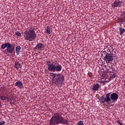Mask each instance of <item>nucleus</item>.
I'll list each match as a JSON object with an SVG mask.
<instances>
[{
  "label": "nucleus",
  "mask_w": 125,
  "mask_h": 125,
  "mask_svg": "<svg viewBox=\"0 0 125 125\" xmlns=\"http://www.w3.org/2000/svg\"><path fill=\"white\" fill-rule=\"evenodd\" d=\"M69 125V121L62 117V114L60 112H55L52 114L50 120L49 125Z\"/></svg>",
  "instance_id": "f257e3e1"
},
{
  "label": "nucleus",
  "mask_w": 125,
  "mask_h": 125,
  "mask_svg": "<svg viewBox=\"0 0 125 125\" xmlns=\"http://www.w3.org/2000/svg\"><path fill=\"white\" fill-rule=\"evenodd\" d=\"M46 65L49 72H61L62 70V65L57 63V61L52 62L50 61H48L46 62Z\"/></svg>",
  "instance_id": "f03ea898"
},
{
  "label": "nucleus",
  "mask_w": 125,
  "mask_h": 125,
  "mask_svg": "<svg viewBox=\"0 0 125 125\" xmlns=\"http://www.w3.org/2000/svg\"><path fill=\"white\" fill-rule=\"evenodd\" d=\"M24 37L25 41H28V42L35 41L37 38V34H36L34 27L31 26L27 29L24 32Z\"/></svg>",
  "instance_id": "7ed1b4c3"
},
{
  "label": "nucleus",
  "mask_w": 125,
  "mask_h": 125,
  "mask_svg": "<svg viewBox=\"0 0 125 125\" xmlns=\"http://www.w3.org/2000/svg\"><path fill=\"white\" fill-rule=\"evenodd\" d=\"M51 77H53L52 83L55 85H58L64 82V76L62 74H57L52 73L50 74Z\"/></svg>",
  "instance_id": "20e7f679"
},
{
  "label": "nucleus",
  "mask_w": 125,
  "mask_h": 125,
  "mask_svg": "<svg viewBox=\"0 0 125 125\" xmlns=\"http://www.w3.org/2000/svg\"><path fill=\"white\" fill-rule=\"evenodd\" d=\"M16 46V45L15 44H10L9 42H6L3 43L1 45V48L2 49H5V52L11 54V53H13L15 51Z\"/></svg>",
  "instance_id": "39448f33"
},
{
  "label": "nucleus",
  "mask_w": 125,
  "mask_h": 125,
  "mask_svg": "<svg viewBox=\"0 0 125 125\" xmlns=\"http://www.w3.org/2000/svg\"><path fill=\"white\" fill-rule=\"evenodd\" d=\"M102 57H103L104 60L107 63V64H111L113 60H114L115 55L111 52L107 53L106 51H104L102 53Z\"/></svg>",
  "instance_id": "423d86ee"
},
{
  "label": "nucleus",
  "mask_w": 125,
  "mask_h": 125,
  "mask_svg": "<svg viewBox=\"0 0 125 125\" xmlns=\"http://www.w3.org/2000/svg\"><path fill=\"white\" fill-rule=\"evenodd\" d=\"M124 5L123 1L120 0H115L112 4V7L115 8V7H122Z\"/></svg>",
  "instance_id": "0eeeda50"
},
{
  "label": "nucleus",
  "mask_w": 125,
  "mask_h": 125,
  "mask_svg": "<svg viewBox=\"0 0 125 125\" xmlns=\"http://www.w3.org/2000/svg\"><path fill=\"white\" fill-rule=\"evenodd\" d=\"M35 49L37 50H39L40 51H42L44 49V44L42 43H38L36 47H35Z\"/></svg>",
  "instance_id": "6e6552de"
},
{
  "label": "nucleus",
  "mask_w": 125,
  "mask_h": 125,
  "mask_svg": "<svg viewBox=\"0 0 125 125\" xmlns=\"http://www.w3.org/2000/svg\"><path fill=\"white\" fill-rule=\"evenodd\" d=\"M110 98L112 101H116L119 99V95L116 93H113L110 94Z\"/></svg>",
  "instance_id": "1a4fd4ad"
},
{
  "label": "nucleus",
  "mask_w": 125,
  "mask_h": 125,
  "mask_svg": "<svg viewBox=\"0 0 125 125\" xmlns=\"http://www.w3.org/2000/svg\"><path fill=\"white\" fill-rule=\"evenodd\" d=\"M105 102H110L111 99V93H108L105 95V97H104Z\"/></svg>",
  "instance_id": "9d476101"
},
{
  "label": "nucleus",
  "mask_w": 125,
  "mask_h": 125,
  "mask_svg": "<svg viewBox=\"0 0 125 125\" xmlns=\"http://www.w3.org/2000/svg\"><path fill=\"white\" fill-rule=\"evenodd\" d=\"M100 87V85H99V84L98 83L95 84L93 85L92 87V89L94 90V91H97V90L99 89Z\"/></svg>",
  "instance_id": "9b49d317"
},
{
  "label": "nucleus",
  "mask_w": 125,
  "mask_h": 125,
  "mask_svg": "<svg viewBox=\"0 0 125 125\" xmlns=\"http://www.w3.org/2000/svg\"><path fill=\"white\" fill-rule=\"evenodd\" d=\"M15 67L16 70H19V69H21V68H22V65L19 63V62H15Z\"/></svg>",
  "instance_id": "f8f14e48"
},
{
  "label": "nucleus",
  "mask_w": 125,
  "mask_h": 125,
  "mask_svg": "<svg viewBox=\"0 0 125 125\" xmlns=\"http://www.w3.org/2000/svg\"><path fill=\"white\" fill-rule=\"evenodd\" d=\"M15 85L16 86H17V87L21 88V87L23 85V83H22L20 81H19L15 83Z\"/></svg>",
  "instance_id": "ddd939ff"
},
{
  "label": "nucleus",
  "mask_w": 125,
  "mask_h": 125,
  "mask_svg": "<svg viewBox=\"0 0 125 125\" xmlns=\"http://www.w3.org/2000/svg\"><path fill=\"white\" fill-rule=\"evenodd\" d=\"M0 99H1L2 101H4V100H7L8 101H9V98L6 97L4 95H0Z\"/></svg>",
  "instance_id": "4468645a"
},
{
  "label": "nucleus",
  "mask_w": 125,
  "mask_h": 125,
  "mask_svg": "<svg viewBox=\"0 0 125 125\" xmlns=\"http://www.w3.org/2000/svg\"><path fill=\"white\" fill-rule=\"evenodd\" d=\"M20 50H21V47H20V46H17L16 47V51L17 55H19L20 54Z\"/></svg>",
  "instance_id": "2eb2a0df"
},
{
  "label": "nucleus",
  "mask_w": 125,
  "mask_h": 125,
  "mask_svg": "<svg viewBox=\"0 0 125 125\" xmlns=\"http://www.w3.org/2000/svg\"><path fill=\"white\" fill-rule=\"evenodd\" d=\"M119 32H120V36L123 35V34H124V33H125V29L124 28L122 27H120L119 28Z\"/></svg>",
  "instance_id": "dca6fc26"
},
{
  "label": "nucleus",
  "mask_w": 125,
  "mask_h": 125,
  "mask_svg": "<svg viewBox=\"0 0 125 125\" xmlns=\"http://www.w3.org/2000/svg\"><path fill=\"white\" fill-rule=\"evenodd\" d=\"M99 100L101 103H105V102H106V101L105 100V97L103 96H101Z\"/></svg>",
  "instance_id": "f3484780"
},
{
  "label": "nucleus",
  "mask_w": 125,
  "mask_h": 125,
  "mask_svg": "<svg viewBox=\"0 0 125 125\" xmlns=\"http://www.w3.org/2000/svg\"><path fill=\"white\" fill-rule=\"evenodd\" d=\"M46 33L48 35H50L51 34V32H50V27L48 26L46 27Z\"/></svg>",
  "instance_id": "a211bd4d"
},
{
  "label": "nucleus",
  "mask_w": 125,
  "mask_h": 125,
  "mask_svg": "<svg viewBox=\"0 0 125 125\" xmlns=\"http://www.w3.org/2000/svg\"><path fill=\"white\" fill-rule=\"evenodd\" d=\"M110 74L111 75V77L115 79L117 74H115V73H113V71H110Z\"/></svg>",
  "instance_id": "6ab92c4d"
},
{
  "label": "nucleus",
  "mask_w": 125,
  "mask_h": 125,
  "mask_svg": "<svg viewBox=\"0 0 125 125\" xmlns=\"http://www.w3.org/2000/svg\"><path fill=\"white\" fill-rule=\"evenodd\" d=\"M77 125H84V124H83V121H80L77 123Z\"/></svg>",
  "instance_id": "aec40b11"
},
{
  "label": "nucleus",
  "mask_w": 125,
  "mask_h": 125,
  "mask_svg": "<svg viewBox=\"0 0 125 125\" xmlns=\"http://www.w3.org/2000/svg\"><path fill=\"white\" fill-rule=\"evenodd\" d=\"M16 36H17L18 37H21V33L18 31H16L15 32Z\"/></svg>",
  "instance_id": "412c9836"
},
{
  "label": "nucleus",
  "mask_w": 125,
  "mask_h": 125,
  "mask_svg": "<svg viewBox=\"0 0 125 125\" xmlns=\"http://www.w3.org/2000/svg\"><path fill=\"white\" fill-rule=\"evenodd\" d=\"M5 125V121H2V122H0V125Z\"/></svg>",
  "instance_id": "4be33fe9"
},
{
  "label": "nucleus",
  "mask_w": 125,
  "mask_h": 125,
  "mask_svg": "<svg viewBox=\"0 0 125 125\" xmlns=\"http://www.w3.org/2000/svg\"><path fill=\"white\" fill-rule=\"evenodd\" d=\"M121 16L125 17V11L122 12Z\"/></svg>",
  "instance_id": "5701e85b"
},
{
  "label": "nucleus",
  "mask_w": 125,
  "mask_h": 125,
  "mask_svg": "<svg viewBox=\"0 0 125 125\" xmlns=\"http://www.w3.org/2000/svg\"><path fill=\"white\" fill-rule=\"evenodd\" d=\"M116 122L117 124H119V125H122V123H121V122H120L119 120H117Z\"/></svg>",
  "instance_id": "b1692460"
},
{
  "label": "nucleus",
  "mask_w": 125,
  "mask_h": 125,
  "mask_svg": "<svg viewBox=\"0 0 125 125\" xmlns=\"http://www.w3.org/2000/svg\"><path fill=\"white\" fill-rule=\"evenodd\" d=\"M100 83H104V84H105V81H101L100 82Z\"/></svg>",
  "instance_id": "393cba45"
},
{
  "label": "nucleus",
  "mask_w": 125,
  "mask_h": 125,
  "mask_svg": "<svg viewBox=\"0 0 125 125\" xmlns=\"http://www.w3.org/2000/svg\"><path fill=\"white\" fill-rule=\"evenodd\" d=\"M119 24H123V23L124 22V21H119Z\"/></svg>",
  "instance_id": "a878e982"
},
{
  "label": "nucleus",
  "mask_w": 125,
  "mask_h": 125,
  "mask_svg": "<svg viewBox=\"0 0 125 125\" xmlns=\"http://www.w3.org/2000/svg\"><path fill=\"white\" fill-rule=\"evenodd\" d=\"M2 105H1V102H0V107H1Z\"/></svg>",
  "instance_id": "bb28decb"
},
{
  "label": "nucleus",
  "mask_w": 125,
  "mask_h": 125,
  "mask_svg": "<svg viewBox=\"0 0 125 125\" xmlns=\"http://www.w3.org/2000/svg\"><path fill=\"white\" fill-rule=\"evenodd\" d=\"M47 72H48L47 70H46V71H45L46 74L47 73Z\"/></svg>",
  "instance_id": "cd10ccee"
},
{
  "label": "nucleus",
  "mask_w": 125,
  "mask_h": 125,
  "mask_svg": "<svg viewBox=\"0 0 125 125\" xmlns=\"http://www.w3.org/2000/svg\"><path fill=\"white\" fill-rule=\"evenodd\" d=\"M10 100H11V101L12 100V98H11V99H10Z\"/></svg>",
  "instance_id": "c85d7f7f"
},
{
  "label": "nucleus",
  "mask_w": 125,
  "mask_h": 125,
  "mask_svg": "<svg viewBox=\"0 0 125 125\" xmlns=\"http://www.w3.org/2000/svg\"><path fill=\"white\" fill-rule=\"evenodd\" d=\"M108 82H110V80H108V81H107V83H108Z\"/></svg>",
  "instance_id": "c756f323"
},
{
  "label": "nucleus",
  "mask_w": 125,
  "mask_h": 125,
  "mask_svg": "<svg viewBox=\"0 0 125 125\" xmlns=\"http://www.w3.org/2000/svg\"><path fill=\"white\" fill-rule=\"evenodd\" d=\"M120 125H123L121 124Z\"/></svg>",
  "instance_id": "7c9ffc66"
}]
</instances>
